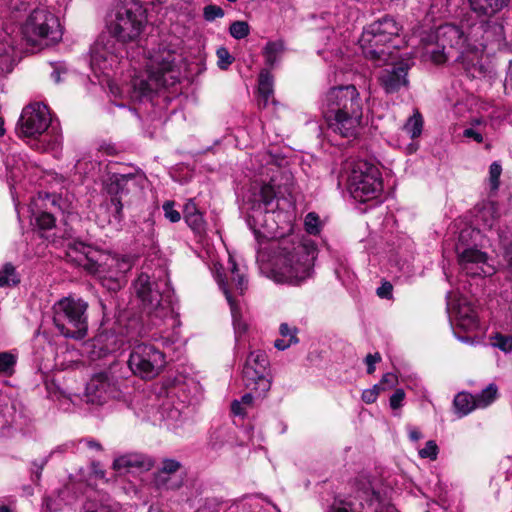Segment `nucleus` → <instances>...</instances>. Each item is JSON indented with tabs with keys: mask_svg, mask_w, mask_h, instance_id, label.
Masks as SVG:
<instances>
[{
	"mask_svg": "<svg viewBox=\"0 0 512 512\" xmlns=\"http://www.w3.org/2000/svg\"><path fill=\"white\" fill-rule=\"evenodd\" d=\"M321 111L328 129L343 138H355L361 128L363 104L354 85L330 88L324 95Z\"/></svg>",
	"mask_w": 512,
	"mask_h": 512,
	"instance_id": "nucleus-1",
	"label": "nucleus"
},
{
	"mask_svg": "<svg viewBox=\"0 0 512 512\" xmlns=\"http://www.w3.org/2000/svg\"><path fill=\"white\" fill-rule=\"evenodd\" d=\"M316 248L311 241L283 239L274 257L272 277L278 283L301 285L314 274Z\"/></svg>",
	"mask_w": 512,
	"mask_h": 512,
	"instance_id": "nucleus-2",
	"label": "nucleus"
},
{
	"mask_svg": "<svg viewBox=\"0 0 512 512\" xmlns=\"http://www.w3.org/2000/svg\"><path fill=\"white\" fill-rule=\"evenodd\" d=\"M67 256L87 272L103 280L112 291L120 289L122 279L133 266V261L128 256L111 255L80 241L68 243Z\"/></svg>",
	"mask_w": 512,
	"mask_h": 512,
	"instance_id": "nucleus-3",
	"label": "nucleus"
},
{
	"mask_svg": "<svg viewBox=\"0 0 512 512\" xmlns=\"http://www.w3.org/2000/svg\"><path fill=\"white\" fill-rule=\"evenodd\" d=\"M176 54L165 47H159L148 58V78H135L132 81L133 97L141 100L161 88L174 85L178 78L175 66Z\"/></svg>",
	"mask_w": 512,
	"mask_h": 512,
	"instance_id": "nucleus-4",
	"label": "nucleus"
},
{
	"mask_svg": "<svg viewBox=\"0 0 512 512\" xmlns=\"http://www.w3.org/2000/svg\"><path fill=\"white\" fill-rule=\"evenodd\" d=\"M423 56L435 64L454 58L461 61L466 50L467 37L458 25L446 23L422 38Z\"/></svg>",
	"mask_w": 512,
	"mask_h": 512,
	"instance_id": "nucleus-5",
	"label": "nucleus"
},
{
	"mask_svg": "<svg viewBox=\"0 0 512 512\" xmlns=\"http://www.w3.org/2000/svg\"><path fill=\"white\" fill-rule=\"evenodd\" d=\"M402 26L390 16L368 25L359 39L360 46L367 58L377 62H386L390 57L388 44L397 38Z\"/></svg>",
	"mask_w": 512,
	"mask_h": 512,
	"instance_id": "nucleus-6",
	"label": "nucleus"
},
{
	"mask_svg": "<svg viewBox=\"0 0 512 512\" xmlns=\"http://www.w3.org/2000/svg\"><path fill=\"white\" fill-rule=\"evenodd\" d=\"M166 281L156 280L146 273H141L134 282V289L141 301L143 312L152 326H160L171 313L169 301L163 297Z\"/></svg>",
	"mask_w": 512,
	"mask_h": 512,
	"instance_id": "nucleus-7",
	"label": "nucleus"
},
{
	"mask_svg": "<svg viewBox=\"0 0 512 512\" xmlns=\"http://www.w3.org/2000/svg\"><path fill=\"white\" fill-rule=\"evenodd\" d=\"M146 22V10L139 0H119L108 27L119 41L133 42L139 38Z\"/></svg>",
	"mask_w": 512,
	"mask_h": 512,
	"instance_id": "nucleus-8",
	"label": "nucleus"
},
{
	"mask_svg": "<svg viewBox=\"0 0 512 512\" xmlns=\"http://www.w3.org/2000/svg\"><path fill=\"white\" fill-rule=\"evenodd\" d=\"M88 303L80 298L65 297L54 305V324L66 338L81 340L87 335Z\"/></svg>",
	"mask_w": 512,
	"mask_h": 512,
	"instance_id": "nucleus-9",
	"label": "nucleus"
},
{
	"mask_svg": "<svg viewBox=\"0 0 512 512\" xmlns=\"http://www.w3.org/2000/svg\"><path fill=\"white\" fill-rule=\"evenodd\" d=\"M58 18L45 8L34 9L22 26L24 39L32 45H53L62 39Z\"/></svg>",
	"mask_w": 512,
	"mask_h": 512,
	"instance_id": "nucleus-10",
	"label": "nucleus"
},
{
	"mask_svg": "<svg viewBox=\"0 0 512 512\" xmlns=\"http://www.w3.org/2000/svg\"><path fill=\"white\" fill-rule=\"evenodd\" d=\"M348 190L359 202L376 198L383 190L379 169L365 161L357 162L349 176Z\"/></svg>",
	"mask_w": 512,
	"mask_h": 512,
	"instance_id": "nucleus-11",
	"label": "nucleus"
},
{
	"mask_svg": "<svg viewBox=\"0 0 512 512\" xmlns=\"http://www.w3.org/2000/svg\"><path fill=\"white\" fill-rule=\"evenodd\" d=\"M143 177L137 173H113L107 184V192L114 206V216L120 221L123 218V207L131 203L132 195L141 189Z\"/></svg>",
	"mask_w": 512,
	"mask_h": 512,
	"instance_id": "nucleus-12",
	"label": "nucleus"
},
{
	"mask_svg": "<svg viewBox=\"0 0 512 512\" xmlns=\"http://www.w3.org/2000/svg\"><path fill=\"white\" fill-rule=\"evenodd\" d=\"M283 177L286 179L284 184L283 193H290L292 182L291 175L287 172H284ZM281 184L277 183L275 178H272L270 183L264 184L258 194H255V202L257 205H254L252 208L251 217L255 221V223L265 227L268 232H273L274 228L272 225L267 223L266 216L270 213H274L277 205L274 203L277 197V194H281Z\"/></svg>",
	"mask_w": 512,
	"mask_h": 512,
	"instance_id": "nucleus-13",
	"label": "nucleus"
},
{
	"mask_svg": "<svg viewBox=\"0 0 512 512\" xmlns=\"http://www.w3.org/2000/svg\"><path fill=\"white\" fill-rule=\"evenodd\" d=\"M128 365L135 375L143 379H152L164 367L165 356L153 345L141 343L132 349Z\"/></svg>",
	"mask_w": 512,
	"mask_h": 512,
	"instance_id": "nucleus-14",
	"label": "nucleus"
},
{
	"mask_svg": "<svg viewBox=\"0 0 512 512\" xmlns=\"http://www.w3.org/2000/svg\"><path fill=\"white\" fill-rule=\"evenodd\" d=\"M230 264L229 275L222 276L218 274L217 281L230 305L234 328L237 332L243 333L246 331L247 325L241 320L239 307L232 297V291L235 290L239 294H243L247 287V280L245 276L239 272V268L234 261H230Z\"/></svg>",
	"mask_w": 512,
	"mask_h": 512,
	"instance_id": "nucleus-15",
	"label": "nucleus"
},
{
	"mask_svg": "<svg viewBox=\"0 0 512 512\" xmlns=\"http://www.w3.org/2000/svg\"><path fill=\"white\" fill-rule=\"evenodd\" d=\"M51 123L48 107L35 102L25 106L17 124L20 137H36L43 134Z\"/></svg>",
	"mask_w": 512,
	"mask_h": 512,
	"instance_id": "nucleus-16",
	"label": "nucleus"
},
{
	"mask_svg": "<svg viewBox=\"0 0 512 512\" xmlns=\"http://www.w3.org/2000/svg\"><path fill=\"white\" fill-rule=\"evenodd\" d=\"M117 388L112 376L100 372L92 376L86 385L85 398L88 403L102 405L109 398L114 397Z\"/></svg>",
	"mask_w": 512,
	"mask_h": 512,
	"instance_id": "nucleus-17",
	"label": "nucleus"
},
{
	"mask_svg": "<svg viewBox=\"0 0 512 512\" xmlns=\"http://www.w3.org/2000/svg\"><path fill=\"white\" fill-rule=\"evenodd\" d=\"M181 463L164 459L161 468L154 475V485L160 491H176L184 485V476L179 473Z\"/></svg>",
	"mask_w": 512,
	"mask_h": 512,
	"instance_id": "nucleus-18",
	"label": "nucleus"
},
{
	"mask_svg": "<svg viewBox=\"0 0 512 512\" xmlns=\"http://www.w3.org/2000/svg\"><path fill=\"white\" fill-rule=\"evenodd\" d=\"M447 309L456 325L465 331H473L478 328V317L475 309L464 297L452 301L447 297Z\"/></svg>",
	"mask_w": 512,
	"mask_h": 512,
	"instance_id": "nucleus-19",
	"label": "nucleus"
},
{
	"mask_svg": "<svg viewBox=\"0 0 512 512\" xmlns=\"http://www.w3.org/2000/svg\"><path fill=\"white\" fill-rule=\"evenodd\" d=\"M464 237L465 231H462L459 235V243L456 245L459 265L467 275H480L484 273L481 265L486 263L487 255L476 248H464L461 244Z\"/></svg>",
	"mask_w": 512,
	"mask_h": 512,
	"instance_id": "nucleus-20",
	"label": "nucleus"
},
{
	"mask_svg": "<svg viewBox=\"0 0 512 512\" xmlns=\"http://www.w3.org/2000/svg\"><path fill=\"white\" fill-rule=\"evenodd\" d=\"M408 70L409 64L404 60L387 65L379 75L381 86L387 93H394L405 87L408 84Z\"/></svg>",
	"mask_w": 512,
	"mask_h": 512,
	"instance_id": "nucleus-21",
	"label": "nucleus"
},
{
	"mask_svg": "<svg viewBox=\"0 0 512 512\" xmlns=\"http://www.w3.org/2000/svg\"><path fill=\"white\" fill-rule=\"evenodd\" d=\"M476 221L486 229H492L500 218L499 206L493 201H486L476 208Z\"/></svg>",
	"mask_w": 512,
	"mask_h": 512,
	"instance_id": "nucleus-22",
	"label": "nucleus"
},
{
	"mask_svg": "<svg viewBox=\"0 0 512 512\" xmlns=\"http://www.w3.org/2000/svg\"><path fill=\"white\" fill-rule=\"evenodd\" d=\"M510 0H468L469 7L477 16L492 17L508 6Z\"/></svg>",
	"mask_w": 512,
	"mask_h": 512,
	"instance_id": "nucleus-23",
	"label": "nucleus"
},
{
	"mask_svg": "<svg viewBox=\"0 0 512 512\" xmlns=\"http://www.w3.org/2000/svg\"><path fill=\"white\" fill-rule=\"evenodd\" d=\"M114 62L115 57L99 43L95 44L91 48L90 64L93 70H98L104 73L112 68V64Z\"/></svg>",
	"mask_w": 512,
	"mask_h": 512,
	"instance_id": "nucleus-24",
	"label": "nucleus"
},
{
	"mask_svg": "<svg viewBox=\"0 0 512 512\" xmlns=\"http://www.w3.org/2000/svg\"><path fill=\"white\" fill-rule=\"evenodd\" d=\"M152 466L151 460L143 454L130 453L118 457L114 460L113 467L117 470L128 468H145Z\"/></svg>",
	"mask_w": 512,
	"mask_h": 512,
	"instance_id": "nucleus-25",
	"label": "nucleus"
},
{
	"mask_svg": "<svg viewBox=\"0 0 512 512\" xmlns=\"http://www.w3.org/2000/svg\"><path fill=\"white\" fill-rule=\"evenodd\" d=\"M258 104L260 107H267L270 99L274 102L273 98V76L268 69H263L259 75L258 84Z\"/></svg>",
	"mask_w": 512,
	"mask_h": 512,
	"instance_id": "nucleus-26",
	"label": "nucleus"
},
{
	"mask_svg": "<svg viewBox=\"0 0 512 512\" xmlns=\"http://www.w3.org/2000/svg\"><path fill=\"white\" fill-rule=\"evenodd\" d=\"M264 371H262V366L254 367V365H250L249 363H245L243 368V377L245 380V385L247 387H252L256 385H262L263 389H268V381L266 380Z\"/></svg>",
	"mask_w": 512,
	"mask_h": 512,
	"instance_id": "nucleus-27",
	"label": "nucleus"
},
{
	"mask_svg": "<svg viewBox=\"0 0 512 512\" xmlns=\"http://www.w3.org/2000/svg\"><path fill=\"white\" fill-rule=\"evenodd\" d=\"M285 51L283 40L269 41L263 48L265 62L269 67H273L281 58Z\"/></svg>",
	"mask_w": 512,
	"mask_h": 512,
	"instance_id": "nucleus-28",
	"label": "nucleus"
},
{
	"mask_svg": "<svg viewBox=\"0 0 512 512\" xmlns=\"http://www.w3.org/2000/svg\"><path fill=\"white\" fill-rule=\"evenodd\" d=\"M453 404L459 416H465L475 408H479L476 406L475 396L465 392L458 393L454 398Z\"/></svg>",
	"mask_w": 512,
	"mask_h": 512,
	"instance_id": "nucleus-29",
	"label": "nucleus"
},
{
	"mask_svg": "<svg viewBox=\"0 0 512 512\" xmlns=\"http://www.w3.org/2000/svg\"><path fill=\"white\" fill-rule=\"evenodd\" d=\"M498 396V388L496 384L490 383L479 394L475 395L476 406L485 408L490 405Z\"/></svg>",
	"mask_w": 512,
	"mask_h": 512,
	"instance_id": "nucleus-30",
	"label": "nucleus"
},
{
	"mask_svg": "<svg viewBox=\"0 0 512 512\" xmlns=\"http://www.w3.org/2000/svg\"><path fill=\"white\" fill-rule=\"evenodd\" d=\"M423 128V120L421 115L416 112L411 117L408 118L406 123L403 126V130L410 135L412 139L420 136Z\"/></svg>",
	"mask_w": 512,
	"mask_h": 512,
	"instance_id": "nucleus-31",
	"label": "nucleus"
},
{
	"mask_svg": "<svg viewBox=\"0 0 512 512\" xmlns=\"http://www.w3.org/2000/svg\"><path fill=\"white\" fill-rule=\"evenodd\" d=\"M17 357L11 352H0V375L11 376L14 373Z\"/></svg>",
	"mask_w": 512,
	"mask_h": 512,
	"instance_id": "nucleus-32",
	"label": "nucleus"
},
{
	"mask_svg": "<svg viewBox=\"0 0 512 512\" xmlns=\"http://www.w3.org/2000/svg\"><path fill=\"white\" fill-rule=\"evenodd\" d=\"M19 281L15 267L10 263L5 264L0 271V287L16 285Z\"/></svg>",
	"mask_w": 512,
	"mask_h": 512,
	"instance_id": "nucleus-33",
	"label": "nucleus"
},
{
	"mask_svg": "<svg viewBox=\"0 0 512 512\" xmlns=\"http://www.w3.org/2000/svg\"><path fill=\"white\" fill-rule=\"evenodd\" d=\"M491 345L504 353L512 352V336L495 333L490 337Z\"/></svg>",
	"mask_w": 512,
	"mask_h": 512,
	"instance_id": "nucleus-34",
	"label": "nucleus"
},
{
	"mask_svg": "<svg viewBox=\"0 0 512 512\" xmlns=\"http://www.w3.org/2000/svg\"><path fill=\"white\" fill-rule=\"evenodd\" d=\"M230 35L235 39H243L250 33L249 24L246 21H235L229 27Z\"/></svg>",
	"mask_w": 512,
	"mask_h": 512,
	"instance_id": "nucleus-35",
	"label": "nucleus"
},
{
	"mask_svg": "<svg viewBox=\"0 0 512 512\" xmlns=\"http://www.w3.org/2000/svg\"><path fill=\"white\" fill-rule=\"evenodd\" d=\"M250 365H254V367L262 366V371L266 372L268 367V358L265 352L263 351H254L249 354L246 360Z\"/></svg>",
	"mask_w": 512,
	"mask_h": 512,
	"instance_id": "nucleus-36",
	"label": "nucleus"
},
{
	"mask_svg": "<svg viewBox=\"0 0 512 512\" xmlns=\"http://www.w3.org/2000/svg\"><path fill=\"white\" fill-rule=\"evenodd\" d=\"M185 222L195 233L200 234L205 230V221L201 212L187 216Z\"/></svg>",
	"mask_w": 512,
	"mask_h": 512,
	"instance_id": "nucleus-37",
	"label": "nucleus"
},
{
	"mask_svg": "<svg viewBox=\"0 0 512 512\" xmlns=\"http://www.w3.org/2000/svg\"><path fill=\"white\" fill-rule=\"evenodd\" d=\"M216 55L218 58V67L222 70H226L234 61L233 56L225 47H219L216 51Z\"/></svg>",
	"mask_w": 512,
	"mask_h": 512,
	"instance_id": "nucleus-38",
	"label": "nucleus"
},
{
	"mask_svg": "<svg viewBox=\"0 0 512 512\" xmlns=\"http://www.w3.org/2000/svg\"><path fill=\"white\" fill-rule=\"evenodd\" d=\"M502 173L501 165L493 162L489 168V184L491 190H497L499 187V179Z\"/></svg>",
	"mask_w": 512,
	"mask_h": 512,
	"instance_id": "nucleus-39",
	"label": "nucleus"
},
{
	"mask_svg": "<svg viewBox=\"0 0 512 512\" xmlns=\"http://www.w3.org/2000/svg\"><path fill=\"white\" fill-rule=\"evenodd\" d=\"M36 224L42 230H50L55 226V217L48 212H41L36 217Z\"/></svg>",
	"mask_w": 512,
	"mask_h": 512,
	"instance_id": "nucleus-40",
	"label": "nucleus"
},
{
	"mask_svg": "<svg viewBox=\"0 0 512 512\" xmlns=\"http://www.w3.org/2000/svg\"><path fill=\"white\" fill-rule=\"evenodd\" d=\"M203 16L206 21L212 22L216 18H222L224 10L220 6L210 4L204 7Z\"/></svg>",
	"mask_w": 512,
	"mask_h": 512,
	"instance_id": "nucleus-41",
	"label": "nucleus"
},
{
	"mask_svg": "<svg viewBox=\"0 0 512 512\" xmlns=\"http://www.w3.org/2000/svg\"><path fill=\"white\" fill-rule=\"evenodd\" d=\"M305 229L309 234L316 235L319 233V217L311 212L305 217Z\"/></svg>",
	"mask_w": 512,
	"mask_h": 512,
	"instance_id": "nucleus-42",
	"label": "nucleus"
},
{
	"mask_svg": "<svg viewBox=\"0 0 512 512\" xmlns=\"http://www.w3.org/2000/svg\"><path fill=\"white\" fill-rule=\"evenodd\" d=\"M438 455V446L435 441L430 440L425 444V447L419 450V456L421 458H429L435 460Z\"/></svg>",
	"mask_w": 512,
	"mask_h": 512,
	"instance_id": "nucleus-43",
	"label": "nucleus"
},
{
	"mask_svg": "<svg viewBox=\"0 0 512 512\" xmlns=\"http://www.w3.org/2000/svg\"><path fill=\"white\" fill-rule=\"evenodd\" d=\"M163 210L165 212V217L172 223H176L180 221L181 215L180 213L174 209V204L171 201H167L163 204Z\"/></svg>",
	"mask_w": 512,
	"mask_h": 512,
	"instance_id": "nucleus-44",
	"label": "nucleus"
},
{
	"mask_svg": "<svg viewBox=\"0 0 512 512\" xmlns=\"http://www.w3.org/2000/svg\"><path fill=\"white\" fill-rule=\"evenodd\" d=\"M379 391L380 385H374L373 388L364 390L362 392V400L367 404L374 403L377 400Z\"/></svg>",
	"mask_w": 512,
	"mask_h": 512,
	"instance_id": "nucleus-45",
	"label": "nucleus"
},
{
	"mask_svg": "<svg viewBox=\"0 0 512 512\" xmlns=\"http://www.w3.org/2000/svg\"><path fill=\"white\" fill-rule=\"evenodd\" d=\"M279 331L283 337H290L289 338L290 343L298 342V338L296 337L297 328H295V327L292 328L287 323H282L280 325Z\"/></svg>",
	"mask_w": 512,
	"mask_h": 512,
	"instance_id": "nucleus-46",
	"label": "nucleus"
},
{
	"mask_svg": "<svg viewBox=\"0 0 512 512\" xmlns=\"http://www.w3.org/2000/svg\"><path fill=\"white\" fill-rule=\"evenodd\" d=\"M381 355L376 352L374 354H368L365 357V363L367 364V373L373 374L375 372V364L381 361Z\"/></svg>",
	"mask_w": 512,
	"mask_h": 512,
	"instance_id": "nucleus-47",
	"label": "nucleus"
},
{
	"mask_svg": "<svg viewBox=\"0 0 512 512\" xmlns=\"http://www.w3.org/2000/svg\"><path fill=\"white\" fill-rule=\"evenodd\" d=\"M405 393L402 389H397L392 396L390 397L389 403L392 409H398L402 406V401L404 400Z\"/></svg>",
	"mask_w": 512,
	"mask_h": 512,
	"instance_id": "nucleus-48",
	"label": "nucleus"
},
{
	"mask_svg": "<svg viewBox=\"0 0 512 512\" xmlns=\"http://www.w3.org/2000/svg\"><path fill=\"white\" fill-rule=\"evenodd\" d=\"M397 376L393 373H386L382 376V379H381V382H380V386L383 385V386H387L388 388H392L394 385L397 384ZM382 389H385V387H383Z\"/></svg>",
	"mask_w": 512,
	"mask_h": 512,
	"instance_id": "nucleus-49",
	"label": "nucleus"
},
{
	"mask_svg": "<svg viewBox=\"0 0 512 512\" xmlns=\"http://www.w3.org/2000/svg\"><path fill=\"white\" fill-rule=\"evenodd\" d=\"M392 285L389 282H385L377 289V295L381 298L389 299L392 295Z\"/></svg>",
	"mask_w": 512,
	"mask_h": 512,
	"instance_id": "nucleus-50",
	"label": "nucleus"
},
{
	"mask_svg": "<svg viewBox=\"0 0 512 512\" xmlns=\"http://www.w3.org/2000/svg\"><path fill=\"white\" fill-rule=\"evenodd\" d=\"M231 411L236 416L244 417L246 415L245 406L240 400H234L231 404Z\"/></svg>",
	"mask_w": 512,
	"mask_h": 512,
	"instance_id": "nucleus-51",
	"label": "nucleus"
},
{
	"mask_svg": "<svg viewBox=\"0 0 512 512\" xmlns=\"http://www.w3.org/2000/svg\"><path fill=\"white\" fill-rule=\"evenodd\" d=\"M183 213H184V219H186L187 216L198 214V213H200V211L198 210V208H197L196 204L194 203V201L190 199L185 204Z\"/></svg>",
	"mask_w": 512,
	"mask_h": 512,
	"instance_id": "nucleus-52",
	"label": "nucleus"
},
{
	"mask_svg": "<svg viewBox=\"0 0 512 512\" xmlns=\"http://www.w3.org/2000/svg\"><path fill=\"white\" fill-rule=\"evenodd\" d=\"M463 135L467 138H472L477 143L483 142V136L481 133L477 132L476 130L472 128H467L464 130Z\"/></svg>",
	"mask_w": 512,
	"mask_h": 512,
	"instance_id": "nucleus-53",
	"label": "nucleus"
},
{
	"mask_svg": "<svg viewBox=\"0 0 512 512\" xmlns=\"http://www.w3.org/2000/svg\"><path fill=\"white\" fill-rule=\"evenodd\" d=\"M293 343H290V340L288 341H285L283 339H277L274 343V346L278 349V350H285L287 348H289Z\"/></svg>",
	"mask_w": 512,
	"mask_h": 512,
	"instance_id": "nucleus-54",
	"label": "nucleus"
},
{
	"mask_svg": "<svg viewBox=\"0 0 512 512\" xmlns=\"http://www.w3.org/2000/svg\"><path fill=\"white\" fill-rule=\"evenodd\" d=\"M240 402H242V404L244 406H251L252 405V402H253V396L252 394L250 393H247L245 395H243L240 399Z\"/></svg>",
	"mask_w": 512,
	"mask_h": 512,
	"instance_id": "nucleus-55",
	"label": "nucleus"
},
{
	"mask_svg": "<svg viewBox=\"0 0 512 512\" xmlns=\"http://www.w3.org/2000/svg\"><path fill=\"white\" fill-rule=\"evenodd\" d=\"M409 437L412 441H417L419 439L422 438V434L420 433V431L416 430V429H412L410 432H409Z\"/></svg>",
	"mask_w": 512,
	"mask_h": 512,
	"instance_id": "nucleus-56",
	"label": "nucleus"
},
{
	"mask_svg": "<svg viewBox=\"0 0 512 512\" xmlns=\"http://www.w3.org/2000/svg\"><path fill=\"white\" fill-rule=\"evenodd\" d=\"M506 258L509 268L512 270V243L506 250Z\"/></svg>",
	"mask_w": 512,
	"mask_h": 512,
	"instance_id": "nucleus-57",
	"label": "nucleus"
},
{
	"mask_svg": "<svg viewBox=\"0 0 512 512\" xmlns=\"http://www.w3.org/2000/svg\"><path fill=\"white\" fill-rule=\"evenodd\" d=\"M51 77L54 80L55 83H59L61 81L60 77V69L55 68L54 71L51 73Z\"/></svg>",
	"mask_w": 512,
	"mask_h": 512,
	"instance_id": "nucleus-58",
	"label": "nucleus"
},
{
	"mask_svg": "<svg viewBox=\"0 0 512 512\" xmlns=\"http://www.w3.org/2000/svg\"><path fill=\"white\" fill-rule=\"evenodd\" d=\"M87 446L91 449L102 450L101 444L93 440L87 441Z\"/></svg>",
	"mask_w": 512,
	"mask_h": 512,
	"instance_id": "nucleus-59",
	"label": "nucleus"
},
{
	"mask_svg": "<svg viewBox=\"0 0 512 512\" xmlns=\"http://www.w3.org/2000/svg\"><path fill=\"white\" fill-rule=\"evenodd\" d=\"M5 133V129H4V121L3 119L0 117V136H3Z\"/></svg>",
	"mask_w": 512,
	"mask_h": 512,
	"instance_id": "nucleus-60",
	"label": "nucleus"
},
{
	"mask_svg": "<svg viewBox=\"0 0 512 512\" xmlns=\"http://www.w3.org/2000/svg\"><path fill=\"white\" fill-rule=\"evenodd\" d=\"M0 512H12L8 506H0Z\"/></svg>",
	"mask_w": 512,
	"mask_h": 512,
	"instance_id": "nucleus-61",
	"label": "nucleus"
},
{
	"mask_svg": "<svg viewBox=\"0 0 512 512\" xmlns=\"http://www.w3.org/2000/svg\"><path fill=\"white\" fill-rule=\"evenodd\" d=\"M459 339L463 342H468L470 340L469 337H459Z\"/></svg>",
	"mask_w": 512,
	"mask_h": 512,
	"instance_id": "nucleus-62",
	"label": "nucleus"
},
{
	"mask_svg": "<svg viewBox=\"0 0 512 512\" xmlns=\"http://www.w3.org/2000/svg\"><path fill=\"white\" fill-rule=\"evenodd\" d=\"M114 151H115L114 147H111L108 153L113 154Z\"/></svg>",
	"mask_w": 512,
	"mask_h": 512,
	"instance_id": "nucleus-63",
	"label": "nucleus"
},
{
	"mask_svg": "<svg viewBox=\"0 0 512 512\" xmlns=\"http://www.w3.org/2000/svg\"><path fill=\"white\" fill-rule=\"evenodd\" d=\"M159 2H162L163 0H158Z\"/></svg>",
	"mask_w": 512,
	"mask_h": 512,
	"instance_id": "nucleus-64",
	"label": "nucleus"
}]
</instances>
